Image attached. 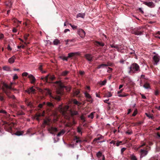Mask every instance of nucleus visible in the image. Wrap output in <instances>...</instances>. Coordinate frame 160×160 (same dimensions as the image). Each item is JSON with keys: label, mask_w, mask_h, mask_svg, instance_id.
Segmentation results:
<instances>
[{"label": "nucleus", "mask_w": 160, "mask_h": 160, "mask_svg": "<svg viewBox=\"0 0 160 160\" xmlns=\"http://www.w3.org/2000/svg\"><path fill=\"white\" fill-rule=\"evenodd\" d=\"M73 41V40L72 39H71V40H69V39H68V40H67L66 41V44H68V43L69 42H72Z\"/></svg>", "instance_id": "58"}, {"label": "nucleus", "mask_w": 160, "mask_h": 160, "mask_svg": "<svg viewBox=\"0 0 160 160\" xmlns=\"http://www.w3.org/2000/svg\"><path fill=\"white\" fill-rule=\"evenodd\" d=\"M126 80L128 81V83H130L132 81L131 79L129 78H128Z\"/></svg>", "instance_id": "63"}, {"label": "nucleus", "mask_w": 160, "mask_h": 160, "mask_svg": "<svg viewBox=\"0 0 160 160\" xmlns=\"http://www.w3.org/2000/svg\"><path fill=\"white\" fill-rule=\"evenodd\" d=\"M146 116L148 117L149 118H151L152 119H153L154 118V117L152 115V114H150L146 113Z\"/></svg>", "instance_id": "35"}, {"label": "nucleus", "mask_w": 160, "mask_h": 160, "mask_svg": "<svg viewBox=\"0 0 160 160\" xmlns=\"http://www.w3.org/2000/svg\"><path fill=\"white\" fill-rule=\"evenodd\" d=\"M75 53L71 52L68 53V58H70L72 57L73 56L75 55Z\"/></svg>", "instance_id": "38"}, {"label": "nucleus", "mask_w": 160, "mask_h": 160, "mask_svg": "<svg viewBox=\"0 0 160 160\" xmlns=\"http://www.w3.org/2000/svg\"><path fill=\"white\" fill-rule=\"evenodd\" d=\"M1 113L4 114V116L7 118L10 116V115L5 110L3 109L0 110V113Z\"/></svg>", "instance_id": "12"}, {"label": "nucleus", "mask_w": 160, "mask_h": 160, "mask_svg": "<svg viewBox=\"0 0 160 160\" xmlns=\"http://www.w3.org/2000/svg\"><path fill=\"white\" fill-rule=\"evenodd\" d=\"M85 72L84 71H80L79 74L82 75H83L84 74Z\"/></svg>", "instance_id": "64"}, {"label": "nucleus", "mask_w": 160, "mask_h": 160, "mask_svg": "<svg viewBox=\"0 0 160 160\" xmlns=\"http://www.w3.org/2000/svg\"><path fill=\"white\" fill-rule=\"evenodd\" d=\"M55 79V77L54 75H51L49 74L46 76L45 77H42L41 79L43 81L46 82H50L51 81H53Z\"/></svg>", "instance_id": "5"}, {"label": "nucleus", "mask_w": 160, "mask_h": 160, "mask_svg": "<svg viewBox=\"0 0 160 160\" xmlns=\"http://www.w3.org/2000/svg\"><path fill=\"white\" fill-rule=\"evenodd\" d=\"M44 115V114H41V113H39V114H36V117H37V119H38L39 117H41V116H43Z\"/></svg>", "instance_id": "47"}, {"label": "nucleus", "mask_w": 160, "mask_h": 160, "mask_svg": "<svg viewBox=\"0 0 160 160\" xmlns=\"http://www.w3.org/2000/svg\"><path fill=\"white\" fill-rule=\"evenodd\" d=\"M143 82L145 83V84L143 86L144 88L146 89H148L150 88V85L146 81L144 80L143 81Z\"/></svg>", "instance_id": "20"}, {"label": "nucleus", "mask_w": 160, "mask_h": 160, "mask_svg": "<svg viewBox=\"0 0 160 160\" xmlns=\"http://www.w3.org/2000/svg\"><path fill=\"white\" fill-rule=\"evenodd\" d=\"M130 158L131 160H138L136 157L133 154H132L130 156Z\"/></svg>", "instance_id": "34"}, {"label": "nucleus", "mask_w": 160, "mask_h": 160, "mask_svg": "<svg viewBox=\"0 0 160 160\" xmlns=\"http://www.w3.org/2000/svg\"><path fill=\"white\" fill-rule=\"evenodd\" d=\"M95 44L97 46H103L104 45V43L98 41H96L95 42Z\"/></svg>", "instance_id": "23"}, {"label": "nucleus", "mask_w": 160, "mask_h": 160, "mask_svg": "<svg viewBox=\"0 0 160 160\" xmlns=\"http://www.w3.org/2000/svg\"><path fill=\"white\" fill-rule=\"evenodd\" d=\"M78 33L82 38H84L85 36V32L82 29H79L78 30Z\"/></svg>", "instance_id": "8"}, {"label": "nucleus", "mask_w": 160, "mask_h": 160, "mask_svg": "<svg viewBox=\"0 0 160 160\" xmlns=\"http://www.w3.org/2000/svg\"><path fill=\"white\" fill-rule=\"evenodd\" d=\"M69 72L68 71H64L62 72L61 75L62 76H66Z\"/></svg>", "instance_id": "30"}, {"label": "nucleus", "mask_w": 160, "mask_h": 160, "mask_svg": "<svg viewBox=\"0 0 160 160\" xmlns=\"http://www.w3.org/2000/svg\"><path fill=\"white\" fill-rule=\"evenodd\" d=\"M84 94L85 96L88 99V101H91V97L90 96V94L86 92L84 93Z\"/></svg>", "instance_id": "22"}, {"label": "nucleus", "mask_w": 160, "mask_h": 160, "mask_svg": "<svg viewBox=\"0 0 160 160\" xmlns=\"http://www.w3.org/2000/svg\"><path fill=\"white\" fill-rule=\"evenodd\" d=\"M54 83H55L57 84L61 88H62L63 87V86L60 81H56Z\"/></svg>", "instance_id": "32"}, {"label": "nucleus", "mask_w": 160, "mask_h": 160, "mask_svg": "<svg viewBox=\"0 0 160 160\" xmlns=\"http://www.w3.org/2000/svg\"><path fill=\"white\" fill-rule=\"evenodd\" d=\"M25 113L22 111L18 112V114L19 115H24Z\"/></svg>", "instance_id": "55"}, {"label": "nucleus", "mask_w": 160, "mask_h": 160, "mask_svg": "<svg viewBox=\"0 0 160 160\" xmlns=\"http://www.w3.org/2000/svg\"><path fill=\"white\" fill-rule=\"evenodd\" d=\"M140 82H143L144 80H145L146 81L147 79L145 78V76L144 75H142L141 76V78H140Z\"/></svg>", "instance_id": "28"}, {"label": "nucleus", "mask_w": 160, "mask_h": 160, "mask_svg": "<svg viewBox=\"0 0 160 160\" xmlns=\"http://www.w3.org/2000/svg\"><path fill=\"white\" fill-rule=\"evenodd\" d=\"M12 89L11 86H8L6 83H4L2 87L3 91L5 93L9 98H12L15 102H17V99L15 96L10 94V90Z\"/></svg>", "instance_id": "1"}, {"label": "nucleus", "mask_w": 160, "mask_h": 160, "mask_svg": "<svg viewBox=\"0 0 160 160\" xmlns=\"http://www.w3.org/2000/svg\"><path fill=\"white\" fill-rule=\"evenodd\" d=\"M23 132L17 131L16 132L15 134L18 136H20L22 135L23 134Z\"/></svg>", "instance_id": "42"}, {"label": "nucleus", "mask_w": 160, "mask_h": 160, "mask_svg": "<svg viewBox=\"0 0 160 160\" xmlns=\"http://www.w3.org/2000/svg\"><path fill=\"white\" fill-rule=\"evenodd\" d=\"M36 90L35 89L33 88V87H31L26 90V92H28L29 94H30L31 92L33 93Z\"/></svg>", "instance_id": "18"}, {"label": "nucleus", "mask_w": 160, "mask_h": 160, "mask_svg": "<svg viewBox=\"0 0 160 160\" xmlns=\"http://www.w3.org/2000/svg\"><path fill=\"white\" fill-rule=\"evenodd\" d=\"M126 148H122L121 149V154H122L123 152L126 150Z\"/></svg>", "instance_id": "56"}, {"label": "nucleus", "mask_w": 160, "mask_h": 160, "mask_svg": "<svg viewBox=\"0 0 160 160\" xmlns=\"http://www.w3.org/2000/svg\"><path fill=\"white\" fill-rule=\"evenodd\" d=\"M29 34H25L24 36V39L26 41L28 39V38L29 36Z\"/></svg>", "instance_id": "49"}, {"label": "nucleus", "mask_w": 160, "mask_h": 160, "mask_svg": "<svg viewBox=\"0 0 160 160\" xmlns=\"http://www.w3.org/2000/svg\"><path fill=\"white\" fill-rule=\"evenodd\" d=\"M128 68L129 69V73H136L140 71L139 66L135 63L132 64Z\"/></svg>", "instance_id": "3"}, {"label": "nucleus", "mask_w": 160, "mask_h": 160, "mask_svg": "<svg viewBox=\"0 0 160 160\" xmlns=\"http://www.w3.org/2000/svg\"><path fill=\"white\" fill-rule=\"evenodd\" d=\"M128 94H127L124 93L122 94H119L118 95V96L119 97H125L127 96Z\"/></svg>", "instance_id": "44"}, {"label": "nucleus", "mask_w": 160, "mask_h": 160, "mask_svg": "<svg viewBox=\"0 0 160 160\" xmlns=\"http://www.w3.org/2000/svg\"><path fill=\"white\" fill-rule=\"evenodd\" d=\"M153 60L154 62V64L157 65L160 60L159 56L158 55L154 56L153 57Z\"/></svg>", "instance_id": "11"}, {"label": "nucleus", "mask_w": 160, "mask_h": 160, "mask_svg": "<svg viewBox=\"0 0 160 160\" xmlns=\"http://www.w3.org/2000/svg\"><path fill=\"white\" fill-rule=\"evenodd\" d=\"M42 65H40L38 68L41 71H42Z\"/></svg>", "instance_id": "62"}, {"label": "nucleus", "mask_w": 160, "mask_h": 160, "mask_svg": "<svg viewBox=\"0 0 160 160\" xmlns=\"http://www.w3.org/2000/svg\"><path fill=\"white\" fill-rule=\"evenodd\" d=\"M43 124H44L45 125H48L50 126V120L48 119H47V120L44 119L43 120Z\"/></svg>", "instance_id": "25"}, {"label": "nucleus", "mask_w": 160, "mask_h": 160, "mask_svg": "<svg viewBox=\"0 0 160 160\" xmlns=\"http://www.w3.org/2000/svg\"><path fill=\"white\" fill-rule=\"evenodd\" d=\"M107 83V80L105 79L104 81L101 82L100 84L102 85H104L106 84Z\"/></svg>", "instance_id": "40"}, {"label": "nucleus", "mask_w": 160, "mask_h": 160, "mask_svg": "<svg viewBox=\"0 0 160 160\" xmlns=\"http://www.w3.org/2000/svg\"><path fill=\"white\" fill-rule=\"evenodd\" d=\"M126 133L128 135H130L132 133V131H127L126 132Z\"/></svg>", "instance_id": "61"}, {"label": "nucleus", "mask_w": 160, "mask_h": 160, "mask_svg": "<svg viewBox=\"0 0 160 160\" xmlns=\"http://www.w3.org/2000/svg\"><path fill=\"white\" fill-rule=\"evenodd\" d=\"M114 48L118 50L120 49V47H119L118 45H115Z\"/></svg>", "instance_id": "57"}, {"label": "nucleus", "mask_w": 160, "mask_h": 160, "mask_svg": "<svg viewBox=\"0 0 160 160\" xmlns=\"http://www.w3.org/2000/svg\"><path fill=\"white\" fill-rule=\"evenodd\" d=\"M105 96L107 97H110L112 96V94L110 92H108L105 93Z\"/></svg>", "instance_id": "37"}, {"label": "nucleus", "mask_w": 160, "mask_h": 160, "mask_svg": "<svg viewBox=\"0 0 160 160\" xmlns=\"http://www.w3.org/2000/svg\"><path fill=\"white\" fill-rule=\"evenodd\" d=\"M28 78L31 81V83L32 84H34L36 81V79L35 77L32 74H30L28 76Z\"/></svg>", "instance_id": "9"}, {"label": "nucleus", "mask_w": 160, "mask_h": 160, "mask_svg": "<svg viewBox=\"0 0 160 160\" xmlns=\"http://www.w3.org/2000/svg\"><path fill=\"white\" fill-rule=\"evenodd\" d=\"M0 100L2 102H4L5 101V99L4 97L1 95H0Z\"/></svg>", "instance_id": "51"}, {"label": "nucleus", "mask_w": 160, "mask_h": 160, "mask_svg": "<svg viewBox=\"0 0 160 160\" xmlns=\"http://www.w3.org/2000/svg\"><path fill=\"white\" fill-rule=\"evenodd\" d=\"M13 78L14 80H16L18 78V77L16 74H15L13 76Z\"/></svg>", "instance_id": "54"}, {"label": "nucleus", "mask_w": 160, "mask_h": 160, "mask_svg": "<svg viewBox=\"0 0 160 160\" xmlns=\"http://www.w3.org/2000/svg\"><path fill=\"white\" fill-rule=\"evenodd\" d=\"M122 141H118L116 143L117 146H119L120 145L122 144Z\"/></svg>", "instance_id": "46"}, {"label": "nucleus", "mask_w": 160, "mask_h": 160, "mask_svg": "<svg viewBox=\"0 0 160 160\" xmlns=\"http://www.w3.org/2000/svg\"><path fill=\"white\" fill-rule=\"evenodd\" d=\"M137 110H136L133 113L132 115V116H133V117L135 116L137 114Z\"/></svg>", "instance_id": "53"}, {"label": "nucleus", "mask_w": 160, "mask_h": 160, "mask_svg": "<svg viewBox=\"0 0 160 160\" xmlns=\"http://www.w3.org/2000/svg\"><path fill=\"white\" fill-rule=\"evenodd\" d=\"M94 112H92L90 113V114L88 116V118H91L92 119L93 118V113Z\"/></svg>", "instance_id": "43"}, {"label": "nucleus", "mask_w": 160, "mask_h": 160, "mask_svg": "<svg viewBox=\"0 0 160 160\" xmlns=\"http://www.w3.org/2000/svg\"><path fill=\"white\" fill-rule=\"evenodd\" d=\"M60 43L59 41L57 39H55L53 41V44L54 45H57Z\"/></svg>", "instance_id": "36"}, {"label": "nucleus", "mask_w": 160, "mask_h": 160, "mask_svg": "<svg viewBox=\"0 0 160 160\" xmlns=\"http://www.w3.org/2000/svg\"><path fill=\"white\" fill-rule=\"evenodd\" d=\"M45 102H44L42 104H41V103L39 104L38 105V107L39 108H42L43 106L44 105H45Z\"/></svg>", "instance_id": "45"}, {"label": "nucleus", "mask_w": 160, "mask_h": 160, "mask_svg": "<svg viewBox=\"0 0 160 160\" xmlns=\"http://www.w3.org/2000/svg\"><path fill=\"white\" fill-rule=\"evenodd\" d=\"M46 93L47 94L49 95V97L52 99L56 100L57 101H59L61 100L60 96L63 94V92L62 91L57 90V95H52L51 91L49 89L47 90Z\"/></svg>", "instance_id": "2"}, {"label": "nucleus", "mask_w": 160, "mask_h": 160, "mask_svg": "<svg viewBox=\"0 0 160 160\" xmlns=\"http://www.w3.org/2000/svg\"><path fill=\"white\" fill-rule=\"evenodd\" d=\"M72 102L74 104H76L78 106H79L81 104L80 102H79L77 100L75 99H73L72 100Z\"/></svg>", "instance_id": "29"}, {"label": "nucleus", "mask_w": 160, "mask_h": 160, "mask_svg": "<svg viewBox=\"0 0 160 160\" xmlns=\"http://www.w3.org/2000/svg\"><path fill=\"white\" fill-rule=\"evenodd\" d=\"M65 133V131L64 130H62L60 132L58 133L57 135L58 137H59L61 135H63Z\"/></svg>", "instance_id": "31"}, {"label": "nucleus", "mask_w": 160, "mask_h": 160, "mask_svg": "<svg viewBox=\"0 0 160 160\" xmlns=\"http://www.w3.org/2000/svg\"><path fill=\"white\" fill-rule=\"evenodd\" d=\"M3 125H4V128L7 131L11 132L12 131V127L13 125V123L3 121Z\"/></svg>", "instance_id": "6"}, {"label": "nucleus", "mask_w": 160, "mask_h": 160, "mask_svg": "<svg viewBox=\"0 0 160 160\" xmlns=\"http://www.w3.org/2000/svg\"><path fill=\"white\" fill-rule=\"evenodd\" d=\"M48 130L50 132V133L53 134L54 132H57L58 131V129L56 128H54L51 127L48 128Z\"/></svg>", "instance_id": "14"}, {"label": "nucleus", "mask_w": 160, "mask_h": 160, "mask_svg": "<svg viewBox=\"0 0 160 160\" xmlns=\"http://www.w3.org/2000/svg\"><path fill=\"white\" fill-rule=\"evenodd\" d=\"M98 136H99L100 137L98 138H95L94 140H93V142H95L96 141L98 140H99L101 139H102V138H103V137L102 136V135L99 134L98 135Z\"/></svg>", "instance_id": "26"}, {"label": "nucleus", "mask_w": 160, "mask_h": 160, "mask_svg": "<svg viewBox=\"0 0 160 160\" xmlns=\"http://www.w3.org/2000/svg\"><path fill=\"white\" fill-rule=\"evenodd\" d=\"M46 105L47 108H48V109H50V111L54 107V104L50 102H47L46 103Z\"/></svg>", "instance_id": "13"}, {"label": "nucleus", "mask_w": 160, "mask_h": 160, "mask_svg": "<svg viewBox=\"0 0 160 160\" xmlns=\"http://www.w3.org/2000/svg\"><path fill=\"white\" fill-rule=\"evenodd\" d=\"M3 69L4 71H11V70L10 69V68L7 66H4L2 68Z\"/></svg>", "instance_id": "27"}, {"label": "nucleus", "mask_w": 160, "mask_h": 160, "mask_svg": "<svg viewBox=\"0 0 160 160\" xmlns=\"http://www.w3.org/2000/svg\"><path fill=\"white\" fill-rule=\"evenodd\" d=\"M15 59V57L14 56H12L11 58L9 59L8 60L9 62L11 64L14 63Z\"/></svg>", "instance_id": "19"}, {"label": "nucleus", "mask_w": 160, "mask_h": 160, "mask_svg": "<svg viewBox=\"0 0 160 160\" xmlns=\"http://www.w3.org/2000/svg\"><path fill=\"white\" fill-rule=\"evenodd\" d=\"M143 4L150 7H154L155 6L152 2H144Z\"/></svg>", "instance_id": "15"}, {"label": "nucleus", "mask_w": 160, "mask_h": 160, "mask_svg": "<svg viewBox=\"0 0 160 160\" xmlns=\"http://www.w3.org/2000/svg\"><path fill=\"white\" fill-rule=\"evenodd\" d=\"M29 75L28 73V72H24L22 74V76L23 77H27Z\"/></svg>", "instance_id": "48"}, {"label": "nucleus", "mask_w": 160, "mask_h": 160, "mask_svg": "<svg viewBox=\"0 0 160 160\" xmlns=\"http://www.w3.org/2000/svg\"><path fill=\"white\" fill-rule=\"evenodd\" d=\"M69 112L70 114V115L72 117H73L75 115H78L79 113L78 111L71 109L69 110Z\"/></svg>", "instance_id": "10"}, {"label": "nucleus", "mask_w": 160, "mask_h": 160, "mask_svg": "<svg viewBox=\"0 0 160 160\" xmlns=\"http://www.w3.org/2000/svg\"><path fill=\"white\" fill-rule=\"evenodd\" d=\"M4 37V35L3 34L0 33V39H2Z\"/></svg>", "instance_id": "59"}, {"label": "nucleus", "mask_w": 160, "mask_h": 160, "mask_svg": "<svg viewBox=\"0 0 160 160\" xmlns=\"http://www.w3.org/2000/svg\"><path fill=\"white\" fill-rule=\"evenodd\" d=\"M74 141H75L77 143L82 142V141L80 138L77 136H75L74 138Z\"/></svg>", "instance_id": "21"}, {"label": "nucleus", "mask_w": 160, "mask_h": 160, "mask_svg": "<svg viewBox=\"0 0 160 160\" xmlns=\"http://www.w3.org/2000/svg\"><path fill=\"white\" fill-rule=\"evenodd\" d=\"M108 66V65L106 64H102L98 65V66L97 67V69H99L101 68H104L105 67H106Z\"/></svg>", "instance_id": "24"}, {"label": "nucleus", "mask_w": 160, "mask_h": 160, "mask_svg": "<svg viewBox=\"0 0 160 160\" xmlns=\"http://www.w3.org/2000/svg\"><path fill=\"white\" fill-rule=\"evenodd\" d=\"M140 152L141 153V157H142L145 156L148 153V152L147 151L142 149L140 150Z\"/></svg>", "instance_id": "16"}, {"label": "nucleus", "mask_w": 160, "mask_h": 160, "mask_svg": "<svg viewBox=\"0 0 160 160\" xmlns=\"http://www.w3.org/2000/svg\"><path fill=\"white\" fill-rule=\"evenodd\" d=\"M77 132L79 133H80L81 132V130L80 128H79V127L78 128Z\"/></svg>", "instance_id": "60"}, {"label": "nucleus", "mask_w": 160, "mask_h": 160, "mask_svg": "<svg viewBox=\"0 0 160 160\" xmlns=\"http://www.w3.org/2000/svg\"><path fill=\"white\" fill-rule=\"evenodd\" d=\"M81 119L82 120L83 122H85V118L83 117V115L81 116L80 117Z\"/></svg>", "instance_id": "50"}, {"label": "nucleus", "mask_w": 160, "mask_h": 160, "mask_svg": "<svg viewBox=\"0 0 160 160\" xmlns=\"http://www.w3.org/2000/svg\"><path fill=\"white\" fill-rule=\"evenodd\" d=\"M70 25L73 29H76L77 28V26H75L74 25H72L71 24H70Z\"/></svg>", "instance_id": "52"}, {"label": "nucleus", "mask_w": 160, "mask_h": 160, "mask_svg": "<svg viewBox=\"0 0 160 160\" xmlns=\"http://www.w3.org/2000/svg\"><path fill=\"white\" fill-rule=\"evenodd\" d=\"M69 106L66 105L63 107L61 105H60L58 107V109L60 112L63 115L65 116L67 113V111L69 109Z\"/></svg>", "instance_id": "7"}, {"label": "nucleus", "mask_w": 160, "mask_h": 160, "mask_svg": "<svg viewBox=\"0 0 160 160\" xmlns=\"http://www.w3.org/2000/svg\"><path fill=\"white\" fill-rule=\"evenodd\" d=\"M102 155V153L99 151L97 154V156L98 158H100Z\"/></svg>", "instance_id": "41"}, {"label": "nucleus", "mask_w": 160, "mask_h": 160, "mask_svg": "<svg viewBox=\"0 0 160 160\" xmlns=\"http://www.w3.org/2000/svg\"><path fill=\"white\" fill-rule=\"evenodd\" d=\"M144 31L143 27H139L135 28L131 31V33L137 35H140L143 34V33Z\"/></svg>", "instance_id": "4"}, {"label": "nucleus", "mask_w": 160, "mask_h": 160, "mask_svg": "<svg viewBox=\"0 0 160 160\" xmlns=\"http://www.w3.org/2000/svg\"><path fill=\"white\" fill-rule=\"evenodd\" d=\"M80 92L79 90L77 89L74 92V93L76 96L78 97V95H79Z\"/></svg>", "instance_id": "39"}, {"label": "nucleus", "mask_w": 160, "mask_h": 160, "mask_svg": "<svg viewBox=\"0 0 160 160\" xmlns=\"http://www.w3.org/2000/svg\"><path fill=\"white\" fill-rule=\"evenodd\" d=\"M85 14L84 13H79L77 15V18L81 17L83 18L84 17Z\"/></svg>", "instance_id": "33"}, {"label": "nucleus", "mask_w": 160, "mask_h": 160, "mask_svg": "<svg viewBox=\"0 0 160 160\" xmlns=\"http://www.w3.org/2000/svg\"><path fill=\"white\" fill-rule=\"evenodd\" d=\"M85 57L89 61H91L92 60V56L91 54H87L85 55Z\"/></svg>", "instance_id": "17"}]
</instances>
